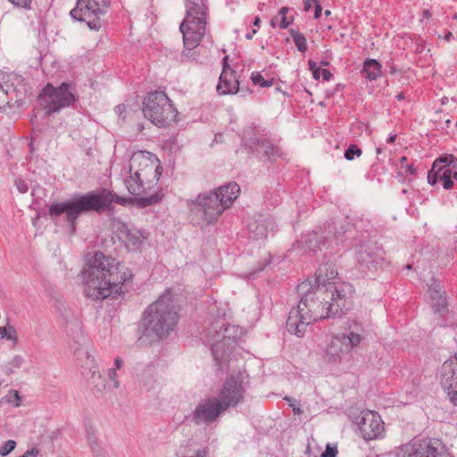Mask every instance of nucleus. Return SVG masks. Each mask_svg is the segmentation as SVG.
<instances>
[{
  "label": "nucleus",
  "mask_w": 457,
  "mask_h": 457,
  "mask_svg": "<svg viewBox=\"0 0 457 457\" xmlns=\"http://www.w3.org/2000/svg\"><path fill=\"white\" fill-rule=\"evenodd\" d=\"M302 298L295 308L289 312L286 328L290 334L303 337L308 325L334 317L351 307L353 288L351 284L338 287L312 285L311 280L297 287Z\"/></svg>",
  "instance_id": "1"
},
{
  "label": "nucleus",
  "mask_w": 457,
  "mask_h": 457,
  "mask_svg": "<svg viewBox=\"0 0 457 457\" xmlns=\"http://www.w3.org/2000/svg\"><path fill=\"white\" fill-rule=\"evenodd\" d=\"M84 294L98 301L120 295L123 285L133 278L132 271L116 259L96 252L82 271Z\"/></svg>",
  "instance_id": "2"
},
{
  "label": "nucleus",
  "mask_w": 457,
  "mask_h": 457,
  "mask_svg": "<svg viewBox=\"0 0 457 457\" xmlns=\"http://www.w3.org/2000/svg\"><path fill=\"white\" fill-rule=\"evenodd\" d=\"M239 193L240 187L236 182H229L215 190L200 193L194 200H187L191 221L201 227L216 223L219 217L231 207Z\"/></svg>",
  "instance_id": "3"
},
{
  "label": "nucleus",
  "mask_w": 457,
  "mask_h": 457,
  "mask_svg": "<svg viewBox=\"0 0 457 457\" xmlns=\"http://www.w3.org/2000/svg\"><path fill=\"white\" fill-rule=\"evenodd\" d=\"M127 202L125 197L103 188L99 191H90L85 195H75L71 200L53 203L48 208V213L53 219L64 214L67 222L74 231L79 215L91 212L102 213L108 210L112 203L124 205Z\"/></svg>",
  "instance_id": "4"
},
{
  "label": "nucleus",
  "mask_w": 457,
  "mask_h": 457,
  "mask_svg": "<svg viewBox=\"0 0 457 457\" xmlns=\"http://www.w3.org/2000/svg\"><path fill=\"white\" fill-rule=\"evenodd\" d=\"M159 168L149 152H137L130 158V175L125 179L124 182L131 195L139 196L138 201L142 206L152 205L160 200L156 194L145 196L146 191L159 180L161 175Z\"/></svg>",
  "instance_id": "5"
},
{
  "label": "nucleus",
  "mask_w": 457,
  "mask_h": 457,
  "mask_svg": "<svg viewBox=\"0 0 457 457\" xmlns=\"http://www.w3.org/2000/svg\"><path fill=\"white\" fill-rule=\"evenodd\" d=\"M208 8L204 0H187L186 16L179 26L183 35L182 62L196 61L197 47L206 33Z\"/></svg>",
  "instance_id": "6"
},
{
  "label": "nucleus",
  "mask_w": 457,
  "mask_h": 457,
  "mask_svg": "<svg viewBox=\"0 0 457 457\" xmlns=\"http://www.w3.org/2000/svg\"><path fill=\"white\" fill-rule=\"evenodd\" d=\"M178 321L179 314L170 296L162 295L144 312L141 325L145 336L162 338L174 330Z\"/></svg>",
  "instance_id": "7"
},
{
  "label": "nucleus",
  "mask_w": 457,
  "mask_h": 457,
  "mask_svg": "<svg viewBox=\"0 0 457 457\" xmlns=\"http://www.w3.org/2000/svg\"><path fill=\"white\" fill-rule=\"evenodd\" d=\"M144 116L153 124L165 128L175 121L178 111L163 91L149 93L143 102Z\"/></svg>",
  "instance_id": "8"
},
{
  "label": "nucleus",
  "mask_w": 457,
  "mask_h": 457,
  "mask_svg": "<svg viewBox=\"0 0 457 457\" xmlns=\"http://www.w3.org/2000/svg\"><path fill=\"white\" fill-rule=\"evenodd\" d=\"M38 104L46 111L47 116L69 107L76 101L71 84L63 82L55 87L51 83L41 90L38 96Z\"/></svg>",
  "instance_id": "9"
},
{
  "label": "nucleus",
  "mask_w": 457,
  "mask_h": 457,
  "mask_svg": "<svg viewBox=\"0 0 457 457\" xmlns=\"http://www.w3.org/2000/svg\"><path fill=\"white\" fill-rule=\"evenodd\" d=\"M110 4L111 0H77L70 15L77 21L86 22L90 29L99 30L101 16L107 12Z\"/></svg>",
  "instance_id": "10"
},
{
  "label": "nucleus",
  "mask_w": 457,
  "mask_h": 457,
  "mask_svg": "<svg viewBox=\"0 0 457 457\" xmlns=\"http://www.w3.org/2000/svg\"><path fill=\"white\" fill-rule=\"evenodd\" d=\"M398 457H451L445 445L436 438H413L403 445Z\"/></svg>",
  "instance_id": "11"
},
{
  "label": "nucleus",
  "mask_w": 457,
  "mask_h": 457,
  "mask_svg": "<svg viewBox=\"0 0 457 457\" xmlns=\"http://www.w3.org/2000/svg\"><path fill=\"white\" fill-rule=\"evenodd\" d=\"M245 378V372L237 371L230 374L224 381L221 389L215 396L224 411L236 408L238 404L244 403Z\"/></svg>",
  "instance_id": "12"
},
{
  "label": "nucleus",
  "mask_w": 457,
  "mask_h": 457,
  "mask_svg": "<svg viewBox=\"0 0 457 457\" xmlns=\"http://www.w3.org/2000/svg\"><path fill=\"white\" fill-rule=\"evenodd\" d=\"M362 337L355 332L341 334L332 337L324 352V360L328 363H338L344 356L360 345Z\"/></svg>",
  "instance_id": "13"
},
{
  "label": "nucleus",
  "mask_w": 457,
  "mask_h": 457,
  "mask_svg": "<svg viewBox=\"0 0 457 457\" xmlns=\"http://www.w3.org/2000/svg\"><path fill=\"white\" fill-rule=\"evenodd\" d=\"M224 412L221 405L218 403V398L210 396L202 399L197 403L189 418L195 425L208 426L215 422Z\"/></svg>",
  "instance_id": "14"
},
{
  "label": "nucleus",
  "mask_w": 457,
  "mask_h": 457,
  "mask_svg": "<svg viewBox=\"0 0 457 457\" xmlns=\"http://www.w3.org/2000/svg\"><path fill=\"white\" fill-rule=\"evenodd\" d=\"M439 381L451 403L457 406V353L442 364Z\"/></svg>",
  "instance_id": "15"
},
{
  "label": "nucleus",
  "mask_w": 457,
  "mask_h": 457,
  "mask_svg": "<svg viewBox=\"0 0 457 457\" xmlns=\"http://www.w3.org/2000/svg\"><path fill=\"white\" fill-rule=\"evenodd\" d=\"M0 84L12 106L20 107L23 104L27 96V84L21 76L14 73L5 75L2 78Z\"/></svg>",
  "instance_id": "16"
},
{
  "label": "nucleus",
  "mask_w": 457,
  "mask_h": 457,
  "mask_svg": "<svg viewBox=\"0 0 457 457\" xmlns=\"http://www.w3.org/2000/svg\"><path fill=\"white\" fill-rule=\"evenodd\" d=\"M357 425L362 437L368 441L378 438L384 432V422L376 411H362Z\"/></svg>",
  "instance_id": "17"
},
{
  "label": "nucleus",
  "mask_w": 457,
  "mask_h": 457,
  "mask_svg": "<svg viewBox=\"0 0 457 457\" xmlns=\"http://www.w3.org/2000/svg\"><path fill=\"white\" fill-rule=\"evenodd\" d=\"M381 250L371 241L362 244L357 253V261L364 268H377L383 262Z\"/></svg>",
  "instance_id": "18"
},
{
  "label": "nucleus",
  "mask_w": 457,
  "mask_h": 457,
  "mask_svg": "<svg viewBox=\"0 0 457 457\" xmlns=\"http://www.w3.org/2000/svg\"><path fill=\"white\" fill-rule=\"evenodd\" d=\"M246 145L253 153H255L260 160L270 159L274 156V146L270 140L263 137H250Z\"/></svg>",
  "instance_id": "19"
},
{
  "label": "nucleus",
  "mask_w": 457,
  "mask_h": 457,
  "mask_svg": "<svg viewBox=\"0 0 457 457\" xmlns=\"http://www.w3.org/2000/svg\"><path fill=\"white\" fill-rule=\"evenodd\" d=\"M274 228L275 221L271 217H262L247 225L250 237L256 240L265 238L270 231H273Z\"/></svg>",
  "instance_id": "20"
},
{
  "label": "nucleus",
  "mask_w": 457,
  "mask_h": 457,
  "mask_svg": "<svg viewBox=\"0 0 457 457\" xmlns=\"http://www.w3.org/2000/svg\"><path fill=\"white\" fill-rule=\"evenodd\" d=\"M237 330L235 326L228 325L223 328V333L220 336V333L217 334V338H212L208 341V343L212 345V353L214 359L219 361L223 357V347L226 345L225 341L230 340L231 337L233 339L236 336L233 334Z\"/></svg>",
  "instance_id": "21"
},
{
  "label": "nucleus",
  "mask_w": 457,
  "mask_h": 457,
  "mask_svg": "<svg viewBox=\"0 0 457 457\" xmlns=\"http://www.w3.org/2000/svg\"><path fill=\"white\" fill-rule=\"evenodd\" d=\"M238 87L239 81L236 78V72L234 71H222L217 86V91L221 95L235 94L238 92Z\"/></svg>",
  "instance_id": "22"
},
{
  "label": "nucleus",
  "mask_w": 457,
  "mask_h": 457,
  "mask_svg": "<svg viewBox=\"0 0 457 457\" xmlns=\"http://www.w3.org/2000/svg\"><path fill=\"white\" fill-rule=\"evenodd\" d=\"M123 233L126 247L132 252L138 251L148 237V233L143 229L126 228Z\"/></svg>",
  "instance_id": "23"
},
{
  "label": "nucleus",
  "mask_w": 457,
  "mask_h": 457,
  "mask_svg": "<svg viewBox=\"0 0 457 457\" xmlns=\"http://www.w3.org/2000/svg\"><path fill=\"white\" fill-rule=\"evenodd\" d=\"M78 360L81 358V374L87 379L89 377L100 378L98 366L95 359L88 353V352L78 351Z\"/></svg>",
  "instance_id": "24"
},
{
  "label": "nucleus",
  "mask_w": 457,
  "mask_h": 457,
  "mask_svg": "<svg viewBox=\"0 0 457 457\" xmlns=\"http://www.w3.org/2000/svg\"><path fill=\"white\" fill-rule=\"evenodd\" d=\"M337 275V271L334 269L332 264L326 263L317 270L315 273L314 284L313 285H326L329 287H338L340 284H336L335 282H330V280L334 279Z\"/></svg>",
  "instance_id": "25"
},
{
  "label": "nucleus",
  "mask_w": 457,
  "mask_h": 457,
  "mask_svg": "<svg viewBox=\"0 0 457 457\" xmlns=\"http://www.w3.org/2000/svg\"><path fill=\"white\" fill-rule=\"evenodd\" d=\"M433 283L428 286V296L431 301L432 307L436 312H441L446 307V298L442 294V288L438 282L432 278Z\"/></svg>",
  "instance_id": "26"
},
{
  "label": "nucleus",
  "mask_w": 457,
  "mask_h": 457,
  "mask_svg": "<svg viewBox=\"0 0 457 457\" xmlns=\"http://www.w3.org/2000/svg\"><path fill=\"white\" fill-rule=\"evenodd\" d=\"M369 80H376L381 76V64L375 59L364 61L361 71Z\"/></svg>",
  "instance_id": "27"
},
{
  "label": "nucleus",
  "mask_w": 457,
  "mask_h": 457,
  "mask_svg": "<svg viewBox=\"0 0 457 457\" xmlns=\"http://www.w3.org/2000/svg\"><path fill=\"white\" fill-rule=\"evenodd\" d=\"M456 157L453 154H445L436 159L433 162L434 170L437 169L440 170L450 169L451 166L455 161Z\"/></svg>",
  "instance_id": "28"
},
{
  "label": "nucleus",
  "mask_w": 457,
  "mask_h": 457,
  "mask_svg": "<svg viewBox=\"0 0 457 457\" xmlns=\"http://www.w3.org/2000/svg\"><path fill=\"white\" fill-rule=\"evenodd\" d=\"M295 46L298 51L304 53L307 50V42L304 35L297 30L290 29L289 31Z\"/></svg>",
  "instance_id": "29"
},
{
  "label": "nucleus",
  "mask_w": 457,
  "mask_h": 457,
  "mask_svg": "<svg viewBox=\"0 0 457 457\" xmlns=\"http://www.w3.org/2000/svg\"><path fill=\"white\" fill-rule=\"evenodd\" d=\"M251 80L254 85L259 86L261 87H270L274 83L273 78L265 79L263 76L258 71H254L251 74Z\"/></svg>",
  "instance_id": "30"
},
{
  "label": "nucleus",
  "mask_w": 457,
  "mask_h": 457,
  "mask_svg": "<svg viewBox=\"0 0 457 457\" xmlns=\"http://www.w3.org/2000/svg\"><path fill=\"white\" fill-rule=\"evenodd\" d=\"M453 170L451 169L443 170L438 172L439 180L443 182V187L445 189H450L453 186V181L452 180Z\"/></svg>",
  "instance_id": "31"
},
{
  "label": "nucleus",
  "mask_w": 457,
  "mask_h": 457,
  "mask_svg": "<svg viewBox=\"0 0 457 457\" xmlns=\"http://www.w3.org/2000/svg\"><path fill=\"white\" fill-rule=\"evenodd\" d=\"M361 149L358 147L356 145H350L348 148L345 151V158L348 161H352L354 157H359L361 155Z\"/></svg>",
  "instance_id": "32"
},
{
  "label": "nucleus",
  "mask_w": 457,
  "mask_h": 457,
  "mask_svg": "<svg viewBox=\"0 0 457 457\" xmlns=\"http://www.w3.org/2000/svg\"><path fill=\"white\" fill-rule=\"evenodd\" d=\"M87 440L91 446L92 451L96 454L100 453V452H101L100 444L98 443L97 438L96 437V436L93 433L87 432Z\"/></svg>",
  "instance_id": "33"
},
{
  "label": "nucleus",
  "mask_w": 457,
  "mask_h": 457,
  "mask_svg": "<svg viewBox=\"0 0 457 457\" xmlns=\"http://www.w3.org/2000/svg\"><path fill=\"white\" fill-rule=\"evenodd\" d=\"M16 442L14 440H7L4 445L0 448V455L5 456L14 450Z\"/></svg>",
  "instance_id": "34"
},
{
  "label": "nucleus",
  "mask_w": 457,
  "mask_h": 457,
  "mask_svg": "<svg viewBox=\"0 0 457 457\" xmlns=\"http://www.w3.org/2000/svg\"><path fill=\"white\" fill-rule=\"evenodd\" d=\"M441 171L440 170H437V169H435L434 170V165H432V168L431 170L428 171V182L434 186L437 183V181L439 180V176H438V172Z\"/></svg>",
  "instance_id": "35"
},
{
  "label": "nucleus",
  "mask_w": 457,
  "mask_h": 457,
  "mask_svg": "<svg viewBox=\"0 0 457 457\" xmlns=\"http://www.w3.org/2000/svg\"><path fill=\"white\" fill-rule=\"evenodd\" d=\"M21 400V396L18 391H11L8 395L7 402L9 403H14L15 407H19L21 405L20 402Z\"/></svg>",
  "instance_id": "36"
},
{
  "label": "nucleus",
  "mask_w": 457,
  "mask_h": 457,
  "mask_svg": "<svg viewBox=\"0 0 457 457\" xmlns=\"http://www.w3.org/2000/svg\"><path fill=\"white\" fill-rule=\"evenodd\" d=\"M87 379L91 381V383L94 385L97 391H102L105 387V381L104 379L102 378L101 375L100 378H98L97 377H89Z\"/></svg>",
  "instance_id": "37"
},
{
  "label": "nucleus",
  "mask_w": 457,
  "mask_h": 457,
  "mask_svg": "<svg viewBox=\"0 0 457 457\" xmlns=\"http://www.w3.org/2000/svg\"><path fill=\"white\" fill-rule=\"evenodd\" d=\"M284 400L288 403L290 407H292L295 414L299 415L303 413V410L301 409L300 404L298 403H296V402L292 397L286 396L284 397Z\"/></svg>",
  "instance_id": "38"
},
{
  "label": "nucleus",
  "mask_w": 457,
  "mask_h": 457,
  "mask_svg": "<svg viewBox=\"0 0 457 457\" xmlns=\"http://www.w3.org/2000/svg\"><path fill=\"white\" fill-rule=\"evenodd\" d=\"M337 446H332L330 444H328L320 457H337Z\"/></svg>",
  "instance_id": "39"
},
{
  "label": "nucleus",
  "mask_w": 457,
  "mask_h": 457,
  "mask_svg": "<svg viewBox=\"0 0 457 457\" xmlns=\"http://www.w3.org/2000/svg\"><path fill=\"white\" fill-rule=\"evenodd\" d=\"M15 186L21 194H25L29 190L28 184L21 179H15Z\"/></svg>",
  "instance_id": "40"
},
{
  "label": "nucleus",
  "mask_w": 457,
  "mask_h": 457,
  "mask_svg": "<svg viewBox=\"0 0 457 457\" xmlns=\"http://www.w3.org/2000/svg\"><path fill=\"white\" fill-rule=\"evenodd\" d=\"M6 330H7V336H5V338L10 341L16 342L17 341L16 329L12 326L8 324L6 326Z\"/></svg>",
  "instance_id": "41"
},
{
  "label": "nucleus",
  "mask_w": 457,
  "mask_h": 457,
  "mask_svg": "<svg viewBox=\"0 0 457 457\" xmlns=\"http://www.w3.org/2000/svg\"><path fill=\"white\" fill-rule=\"evenodd\" d=\"M14 5L21 8L29 9L30 8V4L32 0H8Z\"/></svg>",
  "instance_id": "42"
},
{
  "label": "nucleus",
  "mask_w": 457,
  "mask_h": 457,
  "mask_svg": "<svg viewBox=\"0 0 457 457\" xmlns=\"http://www.w3.org/2000/svg\"><path fill=\"white\" fill-rule=\"evenodd\" d=\"M109 378L113 382V387L118 388L119 387V381L117 380V373L116 369H110L108 372Z\"/></svg>",
  "instance_id": "43"
},
{
  "label": "nucleus",
  "mask_w": 457,
  "mask_h": 457,
  "mask_svg": "<svg viewBox=\"0 0 457 457\" xmlns=\"http://www.w3.org/2000/svg\"><path fill=\"white\" fill-rule=\"evenodd\" d=\"M279 17H280L279 28L281 29H287L293 22V18L288 19L287 16H279Z\"/></svg>",
  "instance_id": "44"
},
{
  "label": "nucleus",
  "mask_w": 457,
  "mask_h": 457,
  "mask_svg": "<svg viewBox=\"0 0 457 457\" xmlns=\"http://www.w3.org/2000/svg\"><path fill=\"white\" fill-rule=\"evenodd\" d=\"M320 75L325 81H328L332 78V73L328 70H322Z\"/></svg>",
  "instance_id": "45"
},
{
  "label": "nucleus",
  "mask_w": 457,
  "mask_h": 457,
  "mask_svg": "<svg viewBox=\"0 0 457 457\" xmlns=\"http://www.w3.org/2000/svg\"><path fill=\"white\" fill-rule=\"evenodd\" d=\"M317 0H305L304 1V11L308 12L312 7V5L316 4H317Z\"/></svg>",
  "instance_id": "46"
},
{
  "label": "nucleus",
  "mask_w": 457,
  "mask_h": 457,
  "mask_svg": "<svg viewBox=\"0 0 457 457\" xmlns=\"http://www.w3.org/2000/svg\"><path fill=\"white\" fill-rule=\"evenodd\" d=\"M115 112L120 117L123 112L126 111V105L119 104L114 109Z\"/></svg>",
  "instance_id": "47"
},
{
  "label": "nucleus",
  "mask_w": 457,
  "mask_h": 457,
  "mask_svg": "<svg viewBox=\"0 0 457 457\" xmlns=\"http://www.w3.org/2000/svg\"><path fill=\"white\" fill-rule=\"evenodd\" d=\"M322 12L321 5L317 2L315 4V12H314V18L318 19L320 17Z\"/></svg>",
  "instance_id": "48"
},
{
  "label": "nucleus",
  "mask_w": 457,
  "mask_h": 457,
  "mask_svg": "<svg viewBox=\"0 0 457 457\" xmlns=\"http://www.w3.org/2000/svg\"><path fill=\"white\" fill-rule=\"evenodd\" d=\"M12 363L16 368H20L22 363V358L19 355L15 356L12 360Z\"/></svg>",
  "instance_id": "49"
},
{
  "label": "nucleus",
  "mask_w": 457,
  "mask_h": 457,
  "mask_svg": "<svg viewBox=\"0 0 457 457\" xmlns=\"http://www.w3.org/2000/svg\"><path fill=\"white\" fill-rule=\"evenodd\" d=\"M228 56H225V57L223 58V61H222V62H223V70H222V71H225V70H227L228 71H232V70L229 68V65L228 64Z\"/></svg>",
  "instance_id": "50"
},
{
  "label": "nucleus",
  "mask_w": 457,
  "mask_h": 457,
  "mask_svg": "<svg viewBox=\"0 0 457 457\" xmlns=\"http://www.w3.org/2000/svg\"><path fill=\"white\" fill-rule=\"evenodd\" d=\"M288 11H289L288 7L283 6L282 8H280V10L278 12V16H287V13L288 12Z\"/></svg>",
  "instance_id": "51"
},
{
  "label": "nucleus",
  "mask_w": 457,
  "mask_h": 457,
  "mask_svg": "<svg viewBox=\"0 0 457 457\" xmlns=\"http://www.w3.org/2000/svg\"><path fill=\"white\" fill-rule=\"evenodd\" d=\"M114 365H115V368L116 370H119L121 368L122 366V360L120 358H116L115 361H114Z\"/></svg>",
  "instance_id": "52"
},
{
  "label": "nucleus",
  "mask_w": 457,
  "mask_h": 457,
  "mask_svg": "<svg viewBox=\"0 0 457 457\" xmlns=\"http://www.w3.org/2000/svg\"><path fill=\"white\" fill-rule=\"evenodd\" d=\"M7 336L6 326L0 327V339L4 338Z\"/></svg>",
  "instance_id": "53"
},
{
  "label": "nucleus",
  "mask_w": 457,
  "mask_h": 457,
  "mask_svg": "<svg viewBox=\"0 0 457 457\" xmlns=\"http://www.w3.org/2000/svg\"><path fill=\"white\" fill-rule=\"evenodd\" d=\"M312 71V76H313V78H314L315 79H319L320 78V72H321V71H320V68H318V69H316V70H314V71Z\"/></svg>",
  "instance_id": "54"
},
{
  "label": "nucleus",
  "mask_w": 457,
  "mask_h": 457,
  "mask_svg": "<svg viewBox=\"0 0 457 457\" xmlns=\"http://www.w3.org/2000/svg\"><path fill=\"white\" fill-rule=\"evenodd\" d=\"M308 64H309L311 71H314V70L318 69V67L316 66V62L312 60H310Z\"/></svg>",
  "instance_id": "55"
},
{
  "label": "nucleus",
  "mask_w": 457,
  "mask_h": 457,
  "mask_svg": "<svg viewBox=\"0 0 457 457\" xmlns=\"http://www.w3.org/2000/svg\"><path fill=\"white\" fill-rule=\"evenodd\" d=\"M256 33H257V29H253L250 33H247V34L245 35V37H246L247 39H249V40H250V39H252V38H253V36L254 34H256Z\"/></svg>",
  "instance_id": "56"
},
{
  "label": "nucleus",
  "mask_w": 457,
  "mask_h": 457,
  "mask_svg": "<svg viewBox=\"0 0 457 457\" xmlns=\"http://www.w3.org/2000/svg\"><path fill=\"white\" fill-rule=\"evenodd\" d=\"M406 171L410 174H414L415 173V169L412 167V165H406Z\"/></svg>",
  "instance_id": "57"
},
{
  "label": "nucleus",
  "mask_w": 457,
  "mask_h": 457,
  "mask_svg": "<svg viewBox=\"0 0 457 457\" xmlns=\"http://www.w3.org/2000/svg\"><path fill=\"white\" fill-rule=\"evenodd\" d=\"M260 23H261V19L260 17L256 16L253 21V25L254 27H259L260 26Z\"/></svg>",
  "instance_id": "58"
},
{
  "label": "nucleus",
  "mask_w": 457,
  "mask_h": 457,
  "mask_svg": "<svg viewBox=\"0 0 457 457\" xmlns=\"http://www.w3.org/2000/svg\"><path fill=\"white\" fill-rule=\"evenodd\" d=\"M396 135H392L386 139V143L393 144L395 141Z\"/></svg>",
  "instance_id": "59"
},
{
  "label": "nucleus",
  "mask_w": 457,
  "mask_h": 457,
  "mask_svg": "<svg viewBox=\"0 0 457 457\" xmlns=\"http://www.w3.org/2000/svg\"><path fill=\"white\" fill-rule=\"evenodd\" d=\"M64 319L66 320V321L68 322L70 320H74V321L76 323H79V320L73 317V314H71V316L70 315H67L66 317H64Z\"/></svg>",
  "instance_id": "60"
},
{
  "label": "nucleus",
  "mask_w": 457,
  "mask_h": 457,
  "mask_svg": "<svg viewBox=\"0 0 457 457\" xmlns=\"http://www.w3.org/2000/svg\"><path fill=\"white\" fill-rule=\"evenodd\" d=\"M452 37H453V34H452V32H451V31H447V32L445 33V39L446 41H449Z\"/></svg>",
  "instance_id": "61"
},
{
  "label": "nucleus",
  "mask_w": 457,
  "mask_h": 457,
  "mask_svg": "<svg viewBox=\"0 0 457 457\" xmlns=\"http://www.w3.org/2000/svg\"><path fill=\"white\" fill-rule=\"evenodd\" d=\"M395 97L397 100L401 101L405 98V96H404L403 92H401V93L397 94Z\"/></svg>",
  "instance_id": "62"
},
{
  "label": "nucleus",
  "mask_w": 457,
  "mask_h": 457,
  "mask_svg": "<svg viewBox=\"0 0 457 457\" xmlns=\"http://www.w3.org/2000/svg\"><path fill=\"white\" fill-rule=\"evenodd\" d=\"M424 16L427 17V18L430 17V12H429L428 10H425L424 11Z\"/></svg>",
  "instance_id": "63"
},
{
  "label": "nucleus",
  "mask_w": 457,
  "mask_h": 457,
  "mask_svg": "<svg viewBox=\"0 0 457 457\" xmlns=\"http://www.w3.org/2000/svg\"><path fill=\"white\" fill-rule=\"evenodd\" d=\"M452 178L457 180V171H453Z\"/></svg>",
  "instance_id": "64"
}]
</instances>
